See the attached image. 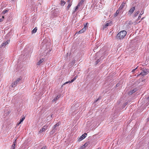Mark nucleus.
I'll list each match as a JSON object with an SVG mask.
<instances>
[{"mask_svg":"<svg viewBox=\"0 0 149 149\" xmlns=\"http://www.w3.org/2000/svg\"><path fill=\"white\" fill-rule=\"evenodd\" d=\"M127 34L125 31L123 30L120 31L117 35V37L120 40L123 39Z\"/></svg>","mask_w":149,"mask_h":149,"instance_id":"obj_1","label":"nucleus"},{"mask_svg":"<svg viewBox=\"0 0 149 149\" xmlns=\"http://www.w3.org/2000/svg\"><path fill=\"white\" fill-rule=\"evenodd\" d=\"M87 24L88 23H87L85 24L84 25V27L82 29H81L78 32H77V33L78 34L82 33L86 31Z\"/></svg>","mask_w":149,"mask_h":149,"instance_id":"obj_2","label":"nucleus"},{"mask_svg":"<svg viewBox=\"0 0 149 149\" xmlns=\"http://www.w3.org/2000/svg\"><path fill=\"white\" fill-rule=\"evenodd\" d=\"M87 134L86 133H84L82 134L79 139L78 141H81L84 139L87 136Z\"/></svg>","mask_w":149,"mask_h":149,"instance_id":"obj_3","label":"nucleus"},{"mask_svg":"<svg viewBox=\"0 0 149 149\" xmlns=\"http://www.w3.org/2000/svg\"><path fill=\"white\" fill-rule=\"evenodd\" d=\"M148 72L149 71L148 70L145 69L143 70V71L140 73L139 75H145L148 74Z\"/></svg>","mask_w":149,"mask_h":149,"instance_id":"obj_4","label":"nucleus"},{"mask_svg":"<svg viewBox=\"0 0 149 149\" xmlns=\"http://www.w3.org/2000/svg\"><path fill=\"white\" fill-rule=\"evenodd\" d=\"M48 126H44L41 129H40L39 132V133H41L43 132H44L46 129H47Z\"/></svg>","mask_w":149,"mask_h":149,"instance_id":"obj_5","label":"nucleus"},{"mask_svg":"<svg viewBox=\"0 0 149 149\" xmlns=\"http://www.w3.org/2000/svg\"><path fill=\"white\" fill-rule=\"evenodd\" d=\"M135 10V7H132L128 11V14L131 15L134 11Z\"/></svg>","mask_w":149,"mask_h":149,"instance_id":"obj_6","label":"nucleus"},{"mask_svg":"<svg viewBox=\"0 0 149 149\" xmlns=\"http://www.w3.org/2000/svg\"><path fill=\"white\" fill-rule=\"evenodd\" d=\"M9 41L7 40L6 41L3 42L1 45V47H2L4 46H5L8 43Z\"/></svg>","mask_w":149,"mask_h":149,"instance_id":"obj_7","label":"nucleus"},{"mask_svg":"<svg viewBox=\"0 0 149 149\" xmlns=\"http://www.w3.org/2000/svg\"><path fill=\"white\" fill-rule=\"evenodd\" d=\"M25 117L24 116H23L22 118L20 119V121L17 124V126H18L19 124L21 123L25 119Z\"/></svg>","mask_w":149,"mask_h":149,"instance_id":"obj_8","label":"nucleus"},{"mask_svg":"<svg viewBox=\"0 0 149 149\" xmlns=\"http://www.w3.org/2000/svg\"><path fill=\"white\" fill-rule=\"evenodd\" d=\"M59 125V124L58 123H57L54 125V126L53 128L54 129L52 131L53 132H56L55 129V128L57 126H58Z\"/></svg>","mask_w":149,"mask_h":149,"instance_id":"obj_9","label":"nucleus"},{"mask_svg":"<svg viewBox=\"0 0 149 149\" xmlns=\"http://www.w3.org/2000/svg\"><path fill=\"white\" fill-rule=\"evenodd\" d=\"M125 3L123 2L120 5V7L119 8V10H121L125 6Z\"/></svg>","mask_w":149,"mask_h":149,"instance_id":"obj_10","label":"nucleus"},{"mask_svg":"<svg viewBox=\"0 0 149 149\" xmlns=\"http://www.w3.org/2000/svg\"><path fill=\"white\" fill-rule=\"evenodd\" d=\"M70 0H68V2H69L68 5L67 7V8L68 9V10L69 9V8L72 5V2H70Z\"/></svg>","mask_w":149,"mask_h":149,"instance_id":"obj_11","label":"nucleus"},{"mask_svg":"<svg viewBox=\"0 0 149 149\" xmlns=\"http://www.w3.org/2000/svg\"><path fill=\"white\" fill-rule=\"evenodd\" d=\"M110 22L107 23L106 24L103 25V29L106 28L107 26L110 25Z\"/></svg>","mask_w":149,"mask_h":149,"instance_id":"obj_12","label":"nucleus"},{"mask_svg":"<svg viewBox=\"0 0 149 149\" xmlns=\"http://www.w3.org/2000/svg\"><path fill=\"white\" fill-rule=\"evenodd\" d=\"M43 61V59H41L37 63V65H40V64Z\"/></svg>","mask_w":149,"mask_h":149,"instance_id":"obj_13","label":"nucleus"},{"mask_svg":"<svg viewBox=\"0 0 149 149\" xmlns=\"http://www.w3.org/2000/svg\"><path fill=\"white\" fill-rule=\"evenodd\" d=\"M136 89H134L132 90L129 93L130 94H132L133 93L135 92L136 91Z\"/></svg>","mask_w":149,"mask_h":149,"instance_id":"obj_14","label":"nucleus"},{"mask_svg":"<svg viewBox=\"0 0 149 149\" xmlns=\"http://www.w3.org/2000/svg\"><path fill=\"white\" fill-rule=\"evenodd\" d=\"M65 3V2L61 0V1L60 4L61 6H63L64 5Z\"/></svg>","mask_w":149,"mask_h":149,"instance_id":"obj_15","label":"nucleus"},{"mask_svg":"<svg viewBox=\"0 0 149 149\" xmlns=\"http://www.w3.org/2000/svg\"><path fill=\"white\" fill-rule=\"evenodd\" d=\"M80 6V5L78 3L77 5L76 6L75 8V9L74 12V13L78 9Z\"/></svg>","mask_w":149,"mask_h":149,"instance_id":"obj_16","label":"nucleus"},{"mask_svg":"<svg viewBox=\"0 0 149 149\" xmlns=\"http://www.w3.org/2000/svg\"><path fill=\"white\" fill-rule=\"evenodd\" d=\"M17 84V83L15 81H14L12 83L11 85V86L12 87L15 86Z\"/></svg>","mask_w":149,"mask_h":149,"instance_id":"obj_17","label":"nucleus"},{"mask_svg":"<svg viewBox=\"0 0 149 149\" xmlns=\"http://www.w3.org/2000/svg\"><path fill=\"white\" fill-rule=\"evenodd\" d=\"M37 29L36 27H35L32 31V33H36L37 30Z\"/></svg>","mask_w":149,"mask_h":149,"instance_id":"obj_18","label":"nucleus"},{"mask_svg":"<svg viewBox=\"0 0 149 149\" xmlns=\"http://www.w3.org/2000/svg\"><path fill=\"white\" fill-rule=\"evenodd\" d=\"M85 0H81L80 2L78 3L80 5H82Z\"/></svg>","mask_w":149,"mask_h":149,"instance_id":"obj_19","label":"nucleus"},{"mask_svg":"<svg viewBox=\"0 0 149 149\" xmlns=\"http://www.w3.org/2000/svg\"><path fill=\"white\" fill-rule=\"evenodd\" d=\"M119 13V11L118 10H117L114 16L116 17L118 15Z\"/></svg>","mask_w":149,"mask_h":149,"instance_id":"obj_20","label":"nucleus"},{"mask_svg":"<svg viewBox=\"0 0 149 149\" xmlns=\"http://www.w3.org/2000/svg\"><path fill=\"white\" fill-rule=\"evenodd\" d=\"M78 77L77 75L76 76L72 79L71 81H70V82H73Z\"/></svg>","mask_w":149,"mask_h":149,"instance_id":"obj_21","label":"nucleus"},{"mask_svg":"<svg viewBox=\"0 0 149 149\" xmlns=\"http://www.w3.org/2000/svg\"><path fill=\"white\" fill-rule=\"evenodd\" d=\"M15 144H13L10 149H15Z\"/></svg>","mask_w":149,"mask_h":149,"instance_id":"obj_22","label":"nucleus"},{"mask_svg":"<svg viewBox=\"0 0 149 149\" xmlns=\"http://www.w3.org/2000/svg\"><path fill=\"white\" fill-rule=\"evenodd\" d=\"M88 144H89V143H88V142L85 143L83 145L84 147H85V148L88 145Z\"/></svg>","mask_w":149,"mask_h":149,"instance_id":"obj_23","label":"nucleus"},{"mask_svg":"<svg viewBox=\"0 0 149 149\" xmlns=\"http://www.w3.org/2000/svg\"><path fill=\"white\" fill-rule=\"evenodd\" d=\"M70 82V81H67V82H65V83H64L63 84V85H62V86H63V85H65L66 84H68V83H71V82Z\"/></svg>","mask_w":149,"mask_h":149,"instance_id":"obj_24","label":"nucleus"},{"mask_svg":"<svg viewBox=\"0 0 149 149\" xmlns=\"http://www.w3.org/2000/svg\"><path fill=\"white\" fill-rule=\"evenodd\" d=\"M20 80H21L20 79L18 78L15 81L17 82V83L19 81H20Z\"/></svg>","mask_w":149,"mask_h":149,"instance_id":"obj_25","label":"nucleus"},{"mask_svg":"<svg viewBox=\"0 0 149 149\" xmlns=\"http://www.w3.org/2000/svg\"><path fill=\"white\" fill-rule=\"evenodd\" d=\"M133 24V22L131 21H130L128 23L130 25H131Z\"/></svg>","mask_w":149,"mask_h":149,"instance_id":"obj_26","label":"nucleus"},{"mask_svg":"<svg viewBox=\"0 0 149 149\" xmlns=\"http://www.w3.org/2000/svg\"><path fill=\"white\" fill-rule=\"evenodd\" d=\"M8 10H4L3 11V13L4 14H5V13H6L8 12Z\"/></svg>","mask_w":149,"mask_h":149,"instance_id":"obj_27","label":"nucleus"},{"mask_svg":"<svg viewBox=\"0 0 149 149\" xmlns=\"http://www.w3.org/2000/svg\"><path fill=\"white\" fill-rule=\"evenodd\" d=\"M4 18V17L3 16H2V18L0 19V22H2L3 21V19Z\"/></svg>","mask_w":149,"mask_h":149,"instance_id":"obj_28","label":"nucleus"},{"mask_svg":"<svg viewBox=\"0 0 149 149\" xmlns=\"http://www.w3.org/2000/svg\"><path fill=\"white\" fill-rule=\"evenodd\" d=\"M100 61V60L99 59H98L96 61V64H97Z\"/></svg>","mask_w":149,"mask_h":149,"instance_id":"obj_29","label":"nucleus"},{"mask_svg":"<svg viewBox=\"0 0 149 149\" xmlns=\"http://www.w3.org/2000/svg\"><path fill=\"white\" fill-rule=\"evenodd\" d=\"M138 67H137L135 69H133L132 71V72H134L135 70Z\"/></svg>","mask_w":149,"mask_h":149,"instance_id":"obj_30","label":"nucleus"},{"mask_svg":"<svg viewBox=\"0 0 149 149\" xmlns=\"http://www.w3.org/2000/svg\"><path fill=\"white\" fill-rule=\"evenodd\" d=\"M59 97H58V96H57L56 97V99H54V101H55V100H56Z\"/></svg>","mask_w":149,"mask_h":149,"instance_id":"obj_31","label":"nucleus"},{"mask_svg":"<svg viewBox=\"0 0 149 149\" xmlns=\"http://www.w3.org/2000/svg\"><path fill=\"white\" fill-rule=\"evenodd\" d=\"M16 139L15 141L13 142V144H16Z\"/></svg>","mask_w":149,"mask_h":149,"instance_id":"obj_32","label":"nucleus"},{"mask_svg":"<svg viewBox=\"0 0 149 149\" xmlns=\"http://www.w3.org/2000/svg\"><path fill=\"white\" fill-rule=\"evenodd\" d=\"M46 148V146H44V147H42V148H41L40 149H45Z\"/></svg>","mask_w":149,"mask_h":149,"instance_id":"obj_33","label":"nucleus"},{"mask_svg":"<svg viewBox=\"0 0 149 149\" xmlns=\"http://www.w3.org/2000/svg\"><path fill=\"white\" fill-rule=\"evenodd\" d=\"M84 146H83H83H81L80 148H81V149H83V148H84Z\"/></svg>","mask_w":149,"mask_h":149,"instance_id":"obj_34","label":"nucleus"},{"mask_svg":"<svg viewBox=\"0 0 149 149\" xmlns=\"http://www.w3.org/2000/svg\"><path fill=\"white\" fill-rule=\"evenodd\" d=\"M84 146H83H83H81L80 148H81V149H83V148H84Z\"/></svg>","mask_w":149,"mask_h":149,"instance_id":"obj_35","label":"nucleus"},{"mask_svg":"<svg viewBox=\"0 0 149 149\" xmlns=\"http://www.w3.org/2000/svg\"><path fill=\"white\" fill-rule=\"evenodd\" d=\"M141 16H139L138 18V19H140V18H141Z\"/></svg>","mask_w":149,"mask_h":149,"instance_id":"obj_36","label":"nucleus"},{"mask_svg":"<svg viewBox=\"0 0 149 149\" xmlns=\"http://www.w3.org/2000/svg\"><path fill=\"white\" fill-rule=\"evenodd\" d=\"M116 87H118L119 86V84H117L116 85Z\"/></svg>","mask_w":149,"mask_h":149,"instance_id":"obj_37","label":"nucleus"},{"mask_svg":"<svg viewBox=\"0 0 149 149\" xmlns=\"http://www.w3.org/2000/svg\"><path fill=\"white\" fill-rule=\"evenodd\" d=\"M99 100V99H97V100H96L95 101V102H97L98 101V100Z\"/></svg>","mask_w":149,"mask_h":149,"instance_id":"obj_38","label":"nucleus"},{"mask_svg":"<svg viewBox=\"0 0 149 149\" xmlns=\"http://www.w3.org/2000/svg\"><path fill=\"white\" fill-rule=\"evenodd\" d=\"M139 13V12H138L136 13V14H138Z\"/></svg>","mask_w":149,"mask_h":149,"instance_id":"obj_39","label":"nucleus"},{"mask_svg":"<svg viewBox=\"0 0 149 149\" xmlns=\"http://www.w3.org/2000/svg\"><path fill=\"white\" fill-rule=\"evenodd\" d=\"M143 18H143H143H141V20H142L143 19Z\"/></svg>","mask_w":149,"mask_h":149,"instance_id":"obj_40","label":"nucleus"},{"mask_svg":"<svg viewBox=\"0 0 149 149\" xmlns=\"http://www.w3.org/2000/svg\"><path fill=\"white\" fill-rule=\"evenodd\" d=\"M142 14H143V13H142V14H140V15H141Z\"/></svg>","mask_w":149,"mask_h":149,"instance_id":"obj_41","label":"nucleus"},{"mask_svg":"<svg viewBox=\"0 0 149 149\" xmlns=\"http://www.w3.org/2000/svg\"><path fill=\"white\" fill-rule=\"evenodd\" d=\"M148 98L149 99V96L148 97Z\"/></svg>","mask_w":149,"mask_h":149,"instance_id":"obj_42","label":"nucleus"}]
</instances>
